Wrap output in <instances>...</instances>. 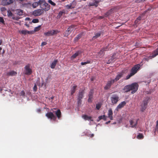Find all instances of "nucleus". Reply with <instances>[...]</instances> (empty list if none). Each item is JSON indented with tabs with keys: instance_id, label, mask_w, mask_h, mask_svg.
<instances>
[{
	"instance_id": "obj_1",
	"label": "nucleus",
	"mask_w": 158,
	"mask_h": 158,
	"mask_svg": "<svg viewBox=\"0 0 158 158\" xmlns=\"http://www.w3.org/2000/svg\"><path fill=\"white\" fill-rule=\"evenodd\" d=\"M138 87V85L137 83H134L125 86L124 88V89L126 92H127L130 90H131V93L133 94L137 90Z\"/></svg>"
},
{
	"instance_id": "obj_2",
	"label": "nucleus",
	"mask_w": 158,
	"mask_h": 158,
	"mask_svg": "<svg viewBox=\"0 0 158 158\" xmlns=\"http://www.w3.org/2000/svg\"><path fill=\"white\" fill-rule=\"evenodd\" d=\"M110 100L113 104H116L119 100V97L117 95L113 94L110 97Z\"/></svg>"
},
{
	"instance_id": "obj_3",
	"label": "nucleus",
	"mask_w": 158,
	"mask_h": 158,
	"mask_svg": "<svg viewBox=\"0 0 158 158\" xmlns=\"http://www.w3.org/2000/svg\"><path fill=\"white\" fill-rule=\"evenodd\" d=\"M44 11L42 9H39L35 10L33 12V15L35 16L41 15L43 14Z\"/></svg>"
},
{
	"instance_id": "obj_4",
	"label": "nucleus",
	"mask_w": 158,
	"mask_h": 158,
	"mask_svg": "<svg viewBox=\"0 0 158 158\" xmlns=\"http://www.w3.org/2000/svg\"><path fill=\"white\" fill-rule=\"evenodd\" d=\"M40 7L42 10H43V11H46L50 9V5L46 2L44 4L41 5Z\"/></svg>"
},
{
	"instance_id": "obj_5",
	"label": "nucleus",
	"mask_w": 158,
	"mask_h": 158,
	"mask_svg": "<svg viewBox=\"0 0 158 158\" xmlns=\"http://www.w3.org/2000/svg\"><path fill=\"white\" fill-rule=\"evenodd\" d=\"M140 67V65L138 64L135 65L131 69V72L134 75L139 70Z\"/></svg>"
},
{
	"instance_id": "obj_6",
	"label": "nucleus",
	"mask_w": 158,
	"mask_h": 158,
	"mask_svg": "<svg viewBox=\"0 0 158 158\" xmlns=\"http://www.w3.org/2000/svg\"><path fill=\"white\" fill-rule=\"evenodd\" d=\"M32 73V70L30 68L29 65H27L25 67L24 73L25 74L30 75Z\"/></svg>"
},
{
	"instance_id": "obj_7",
	"label": "nucleus",
	"mask_w": 158,
	"mask_h": 158,
	"mask_svg": "<svg viewBox=\"0 0 158 158\" xmlns=\"http://www.w3.org/2000/svg\"><path fill=\"white\" fill-rule=\"evenodd\" d=\"M148 104L147 101L146 100L143 101L141 105V107L140 109L142 111H144L146 108Z\"/></svg>"
},
{
	"instance_id": "obj_8",
	"label": "nucleus",
	"mask_w": 158,
	"mask_h": 158,
	"mask_svg": "<svg viewBox=\"0 0 158 158\" xmlns=\"http://www.w3.org/2000/svg\"><path fill=\"white\" fill-rule=\"evenodd\" d=\"M19 33L21 34L26 35L27 34H32V31H29L26 30H19Z\"/></svg>"
},
{
	"instance_id": "obj_9",
	"label": "nucleus",
	"mask_w": 158,
	"mask_h": 158,
	"mask_svg": "<svg viewBox=\"0 0 158 158\" xmlns=\"http://www.w3.org/2000/svg\"><path fill=\"white\" fill-rule=\"evenodd\" d=\"M57 31L54 30L49 31L47 32L44 33V35L47 36H50L56 34Z\"/></svg>"
},
{
	"instance_id": "obj_10",
	"label": "nucleus",
	"mask_w": 158,
	"mask_h": 158,
	"mask_svg": "<svg viewBox=\"0 0 158 158\" xmlns=\"http://www.w3.org/2000/svg\"><path fill=\"white\" fill-rule=\"evenodd\" d=\"M13 2V0H3L2 2V4L3 6L10 5Z\"/></svg>"
},
{
	"instance_id": "obj_11",
	"label": "nucleus",
	"mask_w": 158,
	"mask_h": 158,
	"mask_svg": "<svg viewBox=\"0 0 158 158\" xmlns=\"http://www.w3.org/2000/svg\"><path fill=\"white\" fill-rule=\"evenodd\" d=\"M126 103L125 101L122 102L121 103H119L118 105L117 106L115 110L118 111L119 110L121 109V108L123 107L126 104Z\"/></svg>"
},
{
	"instance_id": "obj_12",
	"label": "nucleus",
	"mask_w": 158,
	"mask_h": 158,
	"mask_svg": "<svg viewBox=\"0 0 158 158\" xmlns=\"http://www.w3.org/2000/svg\"><path fill=\"white\" fill-rule=\"evenodd\" d=\"M46 115L48 118H50L51 119H53V120H55L56 118V117L53 114L52 112L47 113L46 114Z\"/></svg>"
},
{
	"instance_id": "obj_13",
	"label": "nucleus",
	"mask_w": 158,
	"mask_h": 158,
	"mask_svg": "<svg viewBox=\"0 0 158 158\" xmlns=\"http://www.w3.org/2000/svg\"><path fill=\"white\" fill-rule=\"evenodd\" d=\"M137 121L136 119H133L130 121V125L132 127H135L137 124Z\"/></svg>"
},
{
	"instance_id": "obj_14",
	"label": "nucleus",
	"mask_w": 158,
	"mask_h": 158,
	"mask_svg": "<svg viewBox=\"0 0 158 158\" xmlns=\"http://www.w3.org/2000/svg\"><path fill=\"white\" fill-rule=\"evenodd\" d=\"M114 82V80H111V81H109L105 87V89H109L111 85Z\"/></svg>"
},
{
	"instance_id": "obj_15",
	"label": "nucleus",
	"mask_w": 158,
	"mask_h": 158,
	"mask_svg": "<svg viewBox=\"0 0 158 158\" xmlns=\"http://www.w3.org/2000/svg\"><path fill=\"white\" fill-rule=\"evenodd\" d=\"M113 112L111 109H110L108 111V117L109 118L110 120H113Z\"/></svg>"
},
{
	"instance_id": "obj_16",
	"label": "nucleus",
	"mask_w": 158,
	"mask_h": 158,
	"mask_svg": "<svg viewBox=\"0 0 158 158\" xmlns=\"http://www.w3.org/2000/svg\"><path fill=\"white\" fill-rule=\"evenodd\" d=\"M73 29L72 27H69L68 28L67 30L66 31L65 35H66V36L69 35L71 33Z\"/></svg>"
},
{
	"instance_id": "obj_17",
	"label": "nucleus",
	"mask_w": 158,
	"mask_h": 158,
	"mask_svg": "<svg viewBox=\"0 0 158 158\" xmlns=\"http://www.w3.org/2000/svg\"><path fill=\"white\" fill-rule=\"evenodd\" d=\"M104 52L103 50H101L98 53L97 56V58H100L103 57L104 55Z\"/></svg>"
},
{
	"instance_id": "obj_18",
	"label": "nucleus",
	"mask_w": 158,
	"mask_h": 158,
	"mask_svg": "<svg viewBox=\"0 0 158 158\" xmlns=\"http://www.w3.org/2000/svg\"><path fill=\"white\" fill-rule=\"evenodd\" d=\"M158 55V48L152 54V55L149 57L150 59L154 58L156 56Z\"/></svg>"
},
{
	"instance_id": "obj_19",
	"label": "nucleus",
	"mask_w": 158,
	"mask_h": 158,
	"mask_svg": "<svg viewBox=\"0 0 158 158\" xmlns=\"http://www.w3.org/2000/svg\"><path fill=\"white\" fill-rule=\"evenodd\" d=\"M123 73H119L117 76L116 78L114 79V81H117L123 75Z\"/></svg>"
},
{
	"instance_id": "obj_20",
	"label": "nucleus",
	"mask_w": 158,
	"mask_h": 158,
	"mask_svg": "<svg viewBox=\"0 0 158 158\" xmlns=\"http://www.w3.org/2000/svg\"><path fill=\"white\" fill-rule=\"evenodd\" d=\"M102 119H103L104 120H106V117L105 115L99 116L98 118V119L97 120V121H99Z\"/></svg>"
},
{
	"instance_id": "obj_21",
	"label": "nucleus",
	"mask_w": 158,
	"mask_h": 158,
	"mask_svg": "<svg viewBox=\"0 0 158 158\" xmlns=\"http://www.w3.org/2000/svg\"><path fill=\"white\" fill-rule=\"evenodd\" d=\"M17 14L19 15H23V11L20 9L17 10H16Z\"/></svg>"
},
{
	"instance_id": "obj_22",
	"label": "nucleus",
	"mask_w": 158,
	"mask_h": 158,
	"mask_svg": "<svg viewBox=\"0 0 158 158\" xmlns=\"http://www.w3.org/2000/svg\"><path fill=\"white\" fill-rule=\"evenodd\" d=\"M83 93H84L83 91H82L79 93L78 98L79 100V101L83 97Z\"/></svg>"
},
{
	"instance_id": "obj_23",
	"label": "nucleus",
	"mask_w": 158,
	"mask_h": 158,
	"mask_svg": "<svg viewBox=\"0 0 158 158\" xmlns=\"http://www.w3.org/2000/svg\"><path fill=\"white\" fill-rule=\"evenodd\" d=\"M57 61V60H55L51 64V67L52 69H53L55 68L56 65V64Z\"/></svg>"
},
{
	"instance_id": "obj_24",
	"label": "nucleus",
	"mask_w": 158,
	"mask_h": 158,
	"mask_svg": "<svg viewBox=\"0 0 158 158\" xmlns=\"http://www.w3.org/2000/svg\"><path fill=\"white\" fill-rule=\"evenodd\" d=\"M82 117L85 120H90L91 121H92V120H91V117L88 116L86 115H83L82 116Z\"/></svg>"
},
{
	"instance_id": "obj_25",
	"label": "nucleus",
	"mask_w": 158,
	"mask_h": 158,
	"mask_svg": "<svg viewBox=\"0 0 158 158\" xmlns=\"http://www.w3.org/2000/svg\"><path fill=\"white\" fill-rule=\"evenodd\" d=\"M58 118H59L61 116V112L59 110H58L55 112Z\"/></svg>"
},
{
	"instance_id": "obj_26",
	"label": "nucleus",
	"mask_w": 158,
	"mask_h": 158,
	"mask_svg": "<svg viewBox=\"0 0 158 158\" xmlns=\"http://www.w3.org/2000/svg\"><path fill=\"white\" fill-rule=\"evenodd\" d=\"M76 87L77 86L76 85H74L72 87L71 90V94H73L75 92Z\"/></svg>"
},
{
	"instance_id": "obj_27",
	"label": "nucleus",
	"mask_w": 158,
	"mask_h": 158,
	"mask_svg": "<svg viewBox=\"0 0 158 158\" xmlns=\"http://www.w3.org/2000/svg\"><path fill=\"white\" fill-rule=\"evenodd\" d=\"M39 5L38 2H35L32 4V6L34 8H35L37 7Z\"/></svg>"
},
{
	"instance_id": "obj_28",
	"label": "nucleus",
	"mask_w": 158,
	"mask_h": 158,
	"mask_svg": "<svg viewBox=\"0 0 158 158\" xmlns=\"http://www.w3.org/2000/svg\"><path fill=\"white\" fill-rule=\"evenodd\" d=\"M70 4L71 5L72 8L73 9L75 7L76 5V1H73Z\"/></svg>"
},
{
	"instance_id": "obj_29",
	"label": "nucleus",
	"mask_w": 158,
	"mask_h": 158,
	"mask_svg": "<svg viewBox=\"0 0 158 158\" xmlns=\"http://www.w3.org/2000/svg\"><path fill=\"white\" fill-rule=\"evenodd\" d=\"M101 34L99 32L96 33L95 34V35L93 37V39H95L100 36Z\"/></svg>"
},
{
	"instance_id": "obj_30",
	"label": "nucleus",
	"mask_w": 158,
	"mask_h": 158,
	"mask_svg": "<svg viewBox=\"0 0 158 158\" xmlns=\"http://www.w3.org/2000/svg\"><path fill=\"white\" fill-rule=\"evenodd\" d=\"M38 2L39 3V4L40 5V6H41V5L44 4L46 2L45 0H39Z\"/></svg>"
},
{
	"instance_id": "obj_31",
	"label": "nucleus",
	"mask_w": 158,
	"mask_h": 158,
	"mask_svg": "<svg viewBox=\"0 0 158 158\" xmlns=\"http://www.w3.org/2000/svg\"><path fill=\"white\" fill-rule=\"evenodd\" d=\"M79 52H77L75 53L74 54H73L72 56L71 57V59H73L75 58H76L79 54Z\"/></svg>"
},
{
	"instance_id": "obj_32",
	"label": "nucleus",
	"mask_w": 158,
	"mask_h": 158,
	"mask_svg": "<svg viewBox=\"0 0 158 158\" xmlns=\"http://www.w3.org/2000/svg\"><path fill=\"white\" fill-rule=\"evenodd\" d=\"M40 26H38L37 27H35L34 28V31H33V33L34 32L37 31H39L40 29Z\"/></svg>"
},
{
	"instance_id": "obj_33",
	"label": "nucleus",
	"mask_w": 158,
	"mask_h": 158,
	"mask_svg": "<svg viewBox=\"0 0 158 158\" xmlns=\"http://www.w3.org/2000/svg\"><path fill=\"white\" fill-rule=\"evenodd\" d=\"M143 137V136L142 134H139L137 136V138L139 139H142Z\"/></svg>"
},
{
	"instance_id": "obj_34",
	"label": "nucleus",
	"mask_w": 158,
	"mask_h": 158,
	"mask_svg": "<svg viewBox=\"0 0 158 158\" xmlns=\"http://www.w3.org/2000/svg\"><path fill=\"white\" fill-rule=\"evenodd\" d=\"M98 2H96L94 3H90L89 5L91 6H98Z\"/></svg>"
},
{
	"instance_id": "obj_35",
	"label": "nucleus",
	"mask_w": 158,
	"mask_h": 158,
	"mask_svg": "<svg viewBox=\"0 0 158 158\" xmlns=\"http://www.w3.org/2000/svg\"><path fill=\"white\" fill-rule=\"evenodd\" d=\"M134 75L132 73H131V72L126 77V79H129L131 77L133 76Z\"/></svg>"
},
{
	"instance_id": "obj_36",
	"label": "nucleus",
	"mask_w": 158,
	"mask_h": 158,
	"mask_svg": "<svg viewBox=\"0 0 158 158\" xmlns=\"http://www.w3.org/2000/svg\"><path fill=\"white\" fill-rule=\"evenodd\" d=\"M81 36V35L79 34L75 38V41H77L79 39Z\"/></svg>"
},
{
	"instance_id": "obj_37",
	"label": "nucleus",
	"mask_w": 158,
	"mask_h": 158,
	"mask_svg": "<svg viewBox=\"0 0 158 158\" xmlns=\"http://www.w3.org/2000/svg\"><path fill=\"white\" fill-rule=\"evenodd\" d=\"M64 13V10H63L62 11H60V12H59V13L58 16L60 17Z\"/></svg>"
},
{
	"instance_id": "obj_38",
	"label": "nucleus",
	"mask_w": 158,
	"mask_h": 158,
	"mask_svg": "<svg viewBox=\"0 0 158 158\" xmlns=\"http://www.w3.org/2000/svg\"><path fill=\"white\" fill-rule=\"evenodd\" d=\"M48 2L52 6H55L56 5V4L53 2L51 0H48Z\"/></svg>"
},
{
	"instance_id": "obj_39",
	"label": "nucleus",
	"mask_w": 158,
	"mask_h": 158,
	"mask_svg": "<svg viewBox=\"0 0 158 158\" xmlns=\"http://www.w3.org/2000/svg\"><path fill=\"white\" fill-rule=\"evenodd\" d=\"M16 74V73L14 71H11L10 72L9 74L11 76L15 75Z\"/></svg>"
},
{
	"instance_id": "obj_40",
	"label": "nucleus",
	"mask_w": 158,
	"mask_h": 158,
	"mask_svg": "<svg viewBox=\"0 0 158 158\" xmlns=\"http://www.w3.org/2000/svg\"><path fill=\"white\" fill-rule=\"evenodd\" d=\"M101 105L100 104H98L96 105V108L97 110H99L101 107Z\"/></svg>"
},
{
	"instance_id": "obj_41",
	"label": "nucleus",
	"mask_w": 158,
	"mask_h": 158,
	"mask_svg": "<svg viewBox=\"0 0 158 158\" xmlns=\"http://www.w3.org/2000/svg\"><path fill=\"white\" fill-rule=\"evenodd\" d=\"M12 15V14L10 10H8L7 11V15L8 16H11Z\"/></svg>"
},
{
	"instance_id": "obj_42",
	"label": "nucleus",
	"mask_w": 158,
	"mask_h": 158,
	"mask_svg": "<svg viewBox=\"0 0 158 158\" xmlns=\"http://www.w3.org/2000/svg\"><path fill=\"white\" fill-rule=\"evenodd\" d=\"M65 7L67 9H72V7L71 6V5H70V4L65 6Z\"/></svg>"
},
{
	"instance_id": "obj_43",
	"label": "nucleus",
	"mask_w": 158,
	"mask_h": 158,
	"mask_svg": "<svg viewBox=\"0 0 158 158\" xmlns=\"http://www.w3.org/2000/svg\"><path fill=\"white\" fill-rule=\"evenodd\" d=\"M39 22V20L37 19H33L32 21V22L34 23H36Z\"/></svg>"
},
{
	"instance_id": "obj_44",
	"label": "nucleus",
	"mask_w": 158,
	"mask_h": 158,
	"mask_svg": "<svg viewBox=\"0 0 158 158\" xmlns=\"http://www.w3.org/2000/svg\"><path fill=\"white\" fill-rule=\"evenodd\" d=\"M93 95V92L92 91H91L89 94V97H91V98H92Z\"/></svg>"
},
{
	"instance_id": "obj_45",
	"label": "nucleus",
	"mask_w": 158,
	"mask_h": 158,
	"mask_svg": "<svg viewBox=\"0 0 158 158\" xmlns=\"http://www.w3.org/2000/svg\"><path fill=\"white\" fill-rule=\"evenodd\" d=\"M112 9H111L109 11H108L106 13V15L107 16H108V15H110V13H111V11H112Z\"/></svg>"
},
{
	"instance_id": "obj_46",
	"label": "nucleus",
	"mask_w": 158,
	"mask_h": 158,
	"mask_svg": "<svg viewBox=\"0 0 158 158\" xmlns=\"http://www.w3.org/2000/svg\"><path fill=\"white\" fill-rule=\"evenodd\" d=\"M0 22L2 23H4V21L2 17H0Z\"/></svg>"
},
{
	"instance_id": "obj_47",
	"label": "nucleus",
	"mask_w": 158,
	"mask_h": 158,
	"mask_svg": "<svg viewBox=\"0 0 158 158\" xmlns=\"http://www.w3.org/2000/svg\"><path fill=\"white\" fill-rule=\"evenodd\" d=\"M37 89V88L36 85H35L33 87L34 90L35 91H36V90Z\"/></svg>"
},
{
	"instance_id": "obj_48",
	"label": "nucleus",
	"mask_w": 158,
	"mask_h": 158,
	"mask_svg": "<svg viewBox=\"0 0 158 158\" xmlns=\"http://www.w3.org/2000/svg\"><path fill=\"white\" fill-rule=\"evenodd\" d=\"M47 44V43L46 42H43L41 44V46H43L44 45H46Z\"/></svg>"
},
{
	"instance_id": "obj_49",
	"label": "nucleus",
	"mask_w": 158,
	"mask_h": 158,
	"mask_svg": "<svg viewBox=\"0 0 158 158\" xmlns=\"http://www.w3.org/2000/svg\"><path fill=\"white\" fill-rule=\"evenodd\" d=\"M89 62H82L81 63V64L82 65H85L87 63H88Z\"/></svg>"
},
{
	"instance_id": "obj_50",
	"label": "nucleus",
	"mask_w": 158,
	"mask_h": 158,
	"mask_svg": "<svg viewBox=\"0 0 158 158\" xmlns=\"http://www.w3.org/2000/svg\"><path fill=\"white\" fill-rule=\"evenodd\" d=\"M92 98H91V97H89V99H88V101L89 102H91V99Z\"/></svg>"
},
{
	"instance_id": "obj_51",
	"label": "nucleus",
	"mask_w": 158,
	"mask_h": 158,
	"mask_svg": "<svg viewBox=\"0 0 158 158\" xmlns=\"http://www.w3.org/2000/svg\"><path fill=\"white\" fill-rule=\"evenodd\" d=\"M1 10L2 11H4L6 10V9L5 7H3L2 8H1Z\"/></svg>"
},
{
	"instance_id": "obj_52",
	"label": "nucleus",
	"mask_w": 158,
	"mask_h": 158,
	"mask_svg": "<svg viewBox=\"0 0 158 158\" xmlns=\"http://www.w3.org/2000/svg\"><path fill=\"white\" fill-rule=\"evenodd\" d=\"M25 20H30V18L28 17L26 18L25 19Z\"/></svg>"
},
{
	"instance_id": "obj_53",
	"label": "nucleus",
	"mask_w": 158,
	"mask_h": 158,
	"mask_svg": "<svg viewBox=\"0 0 158 158\" xmlns=\"http://www.w3.org/2000/svg\"><path fill=\"white\" fill-rule=\"evenodd\" d=\"M17 1H19L20 2V3H21L22 2H23L24 0H16Z\"/></svg>"
},
{
	"instance_id": "obj_54",
	"label": "nucleus",
	"mask_w": 158,
	"mask_h": 158,
	"mask_svg": "<svg viewBox=\"0 0 158 158\" xmlns=\"http://www.w3.org/2000/svg\"><path fill=\"white\" fill-rule=\"evenodd\" d=\"M156 128H158V121H156Z\"/></svg>"
},
{
	"instance_id": "obj_55",
	"label": "nucleus",
	"mask_w": 158,
	"mask_h": 158,
	"mask_svg": "<svg viewBox=\"0 0 158 158\" xmlns=\"http://www.w3.org/2000/svg\"><path fill=\"white\" fill-rule=\"evenodd\" d=\"M141 19V18L140 17H139L137 19V20H140V19Z\"/></svg>"
},
{
	"instance_id": "obj_56",
	"label": "nucleus",
	"mask_w": 158,
	"mask_h": 158,
	"mask_svg": "<svg viewBox=\"0 0 158 158\" xmlns=\"http://www.w3.org/2000/svg\"><path fill=\"white\" fill-rule=\"evenodd\" d=\"M25 5H31V3L30 2H28L27 3L25 4Z\"/></svg>"
},
{
	"instance_id": "obj_57",
	"label": "nucleus",
	"mask_w": 158,
	"mask_h": 158,
	"mask_svg": "<svg viewBox=\"0 0 158 158\" xmlns=\"http://www.w3.org/2000/svg\"><path fill=\"white\" fill-rule=\"evenodd\" d=\"M110 122V121H108V122H106V124H108Z\"/></svg>"
},
{
	"instance_id": "obj_58",
	"label": "nucleus",
	"mask_w": 158,
	"mask_h": 158,
	"mask_svg": "<svg viewBox=\"0 0 158 158\" xmlns=\"http://www.w3.org/2000/svg\"><path fill=\"white\" fill-rule=\"evenodd\" d=\"M2 43V41L0 40V45Z\"/></svg>"
},
{
	"instance_id": "obj_59",
	"label": "nucleus",
	"mask_w": 158,
	"mask_h": 158,
	"mask_svg": "<svg viewBox=\"0 0 158 158\" xmlns=\"http://www.w3.org/2000/svg\"><path fill=\"white\" fill-rule=\"evenodd\" d=\"M94 136V135L93 134H92L91 135V137H93Z\"/></svg>"
},
{
	"instance_id": "obj_60",
	"label": "nucleus",
	"mask_w": 158,
	"mask_h": 158,
	"mask_svg": "<svg viewBox=\"0 0 158 158\" xmlns=\"http://www.w3.org/2000/svg\"><path fill=\"white\" fill-rule=\"evenodd\" d=\"M2 88H0V92L1 91H2Z\"/></svg>"
},
{
	"instance_id": "obj_61",
	"label": "nucleus",
	"mask_w": 158,
	"mask_h": 158,
	"mask_svg": "<svg viewBox=\"0 0 158 158\" xmlns=\"http://www.w3.org/2000/svg\"><path fill=\"white\" fill-rule=\"evenodd\" d=\"M141 0V1H145V0Z\"/></svg>"
},
{
	"instance_id": "obj_62",
	"label": "nucleus",
	"mask_w": 158,
	"mask_h": 158,
	"mask_svg": "<svg viewBox=\"0 0 158 158\" xmlns=\"http://www.w3.org/2000/svg\"><path fill=\"white\" fill-rule=\"evenodd\" d=\"M102 18H103V17H100V19H102Z\"/></svg>"
},
{
	"instance_id": "obj_63",
	"label": "nucleus",
	"mask_w": 158,
	"mask_h": 158,
	"mask_svg": "<svg viewBox=\"0 0 158 158\" xmlns=\"http://www.w3.org/2000/svg\"><path fill=\"white\" fill-rule=\"evenodd\" d=\"M111 61H110V62H109L108 63H110Z\"/></svg>"
},
{
	"instance_id": "obj_64",
	"label": "nucleus",
	"mask_w": 158,
	"mask_h": 158,
	"mask_svg": "<svg viewBox=\"0 0 158 158\" xmlns=\"http://www.w3.org/2000/svg\"><path fill=\"white\" fill-rule=\"evenodd\" d=\"M26 25V26H27L28 27V26L27 25Z\"/></svg>"
}]
</instances>
